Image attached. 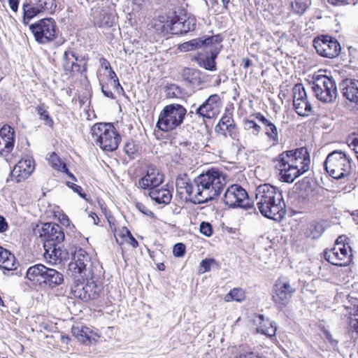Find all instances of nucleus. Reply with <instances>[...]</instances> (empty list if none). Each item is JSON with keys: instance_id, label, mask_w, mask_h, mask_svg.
Instances as JSON below:
<instances>
[{"instance_id": "obj_1", "label": "nucleus", "mask_w": 358, "mask_h": 358, "mask_svg": "<svg viewBox=\"0 0 358 358\" xmlns=\"http://www.w3.org/2000/svg\"><path fill=\"white\" fill-rule=\"evenodd\" d=\"M227 183L222 171L211 169L191 181L186 173L180 174L176 181L177 192L186 194L194 203H204L219 195Z\"/></svg>"}, {"instance_id": "obj_2", "label": "nucleus", "mask_w": 358, "mask_h": 358, "mask_svg": "<svg viewBox=\"0 0 358 358\" xmlns=\"http://www.w3.org/2000/svg\"><path fill=\"white\" fill-rule=\"evenodd\" d=\"M255 201L261 214L271 220H280L285 215V203L282 192L275 187L265 183L255 190Z\"/></svg>"}, {"instance_id": "obj_3", "label": "nucleus", "mask_w": 358, "mask_h": 358, "mask_svg": "<svg viewBox=\"0 0 358 358\" xmlns=\"http://www.w3.org/2000/svg\"><path fill=\"white\" fill-rule=\"evenodd\" d=\"M310 157L308 148L301 147L279 155L277 166L283 182L292 183L309 169Z\"/></svg>"}, {"instance_id": "obj_4", "label": "nucleus", "mask_w": 358, "mask_h": 358, "mask_svg": "<svg viewBox=\"0 0 358 358\" xmlns=\"http://www.w3.org/2000/svg\"><path fill=\"white\" fill-rule=\"evenodd\" d=\"M94 143L104 151L115 150L120 142V136L110 123H96L91 129Z\"/></svg>"}, {"instance_id": "obj_5", "label": "nucleus", "mask_w": 358, "mask_h": 358, "mask_svg": "<svg viewBox=\"0 0 358 358\" xmlns=\"http://www.w3.org/2000/svg\"><path fill=\"white\" fill-rule=\"evenodd\" d=\"M186 114L187 110L182 105H166L159 115L157 127L163 131H172L182 124Z\"/></svg>"}, {"instance_id": "obj_6", "label": "nucleus", "mask_w": 358, "mask_h": 358, "mask_svg": "<svg viewBox=\"0 0 358 358\" xmlns=\"http://www.w3.org/2000/svg\"><path fill=\"white\" fill-rule=\"evenodd\" d=\"M324 164L327 172L335 179L345 178L351 173V159L342 151L334 150L329 153Z\"/></svg>"}, {"instance_id": "obj_7", "label": "nucleus", "mask_w": 358, "mask_h": 358, "mask_svg": "<svg viewBox=\"0 0 358 358\" xmlns=\"http://www.w3.org/2000/svg\"><path fill=\"white\" fill-rule=\"evenodd\" d=\"M350 238L345 235L338 237L334 247L324 252V258L333 265L345 266L348 265L352 257Z\"/></svg>"}, {"instance_id": "obj_8", "label": "nucleus", "mask_w": 358, "mask_h": 358, "mask_svg": "<svg viewBox=\"0 0 358 358\" xmlns=\"http://www.w3.org/2000/svg\"><path fill=\"white\" fill-rule=\"evenodd\" d=\"M81 278L86 282L76 283L71 287L73 296L84 301L96 299L101 291L100 273Z\"/></svg>"}, {"instance_id": "obj_9", "label": "nucleus", "mask_w": 358, "mask_h": 358, "mask_svg": "<svg viewBox=\"0 0 358 358\" xmlns=\"http://www.w3.org/2000/svg\"><path fill=\"white\" fill-rule=\"evenodd\" d=\"M69 269L72 275H80L83 277L101 273V268L99 265H93L89 254L83 249L79 248L73 253L69 264Z\"/></svg>"}, {"instance_id": "obj_10", "label": "nucleus", "mask_w": 358, "mask_h": 358, "mask_svg": "<svg viewBox=\"0 0 358 358\" xmlns=\"http://www.w3.org/2000/svg\"><path fill=\"white\" fill-rule=\"evenodd\" d=\"M56 25L52 18H44L29 26L36 41L40 43L52 41L56 36Z\"/></svg>"}, {"instance_id": "obj_11", "label": "nucleus", "mask_w": 358, "mask_h": 358, "mask_svg": "<svg viewBox=\"0 0 358 358\" xmlns=\"http://www.w3.org/2000/svg\"><path fill=\"white\" fill-rule=\"evenodd\" d=\"M336 95L335 83L325 75L315 74V96L320 101L331 102Z\"/></svg>"}, {"instance_id": "obj_12", "label": "nucleus", "mask_w": 358, "mask_h": 358, "mask_svg": "<svg viewBox=\"0 0 358 358\" xmlns=\"http://www.w3.org/2000/svg\"><path fill=\"white\" fill-rule=\"evenodd\" d=\"M223 201L229 208H249L250 207L247 192L237 184L232 185L227 189Z\"/></svg>"}, {"instance_id": "obj_13", "label": "nucleus", "mask_w": 358, "mask_h": 358, "mask_svg": "<svg viewBox=\"0 0 358 358\" xmlns=\"http://www.w3.org/2000/svg\"><path fill=\"white\" fill-rule=\"evenodd\" d=\"M296 289L293 287L289 280L285 277L279 278L274 285L273 300L280 307L285 306L290 301Z\"/></svg>"}, {"instance_id": "obj_14", "label": "nucleus", "mask_w": 358, "mask_h": 358, "mask_svg": "<svg viewBox=\"0 0 358 358\" xmlns=\"http://www.w3.org/2000/svg\"><path fill=\"white\" fill-rule=\"evenodd\" d=\"M196 22L193 17L174 15L168 17L163 27L169 28L172 34H182L194 31L196 28Z\"/></svg>"}, {"instance_id": "obj_15", "label": "nucleus", "mask_w": 358, "mask_h": 358, "mask_svg": "<svg viewBox=\"0 0 358 358\" xmlns=\"http://www.w3.org/2000/svg\"><path fill=\"white\" fill-rule=\"evenodd\" d=\"M315 50L320 56L333 58L338 55L341 45L338 42L329 36L315 38Z\"/></svg>"}, {"instance_id": "obj_16", "label": "nucleus", "mask_w": 358, "mask_h": 358, "mask_svg": "<svg viewBox=\"0 0 358 358\" xmlns=\"http://www.w3.org/2000/svg\"><path fill=\"white\" fill-rule=\"evenodd\" d=\"M222 101L218 94L210 95L196 109V114L207 119L216 117L220 112Z\"/></svg>"}, {"instance_id": "obj_17", "label": "nucleus", "mask_w": 358, "mask_h": 358, "mask_svg": "<svg viewBox=\"0 0 358 358\" xmlns=\"http://www.w3.org/2000/svg\"><path fill=\"white\" fill-rule=\"evenodd\" d=\"M40 236L43 238L44 243L48 245L50 244H59L64 239V233L62 227L55 223L43 224Z\"/></svg>"}, {"instance_id": "obj_18", "label": "nucleus", "mask_w": 358, "mask_h": 358, "mask_svg": "<svg viewBox=\"0 0 358 358\" xmlns=\"http://www.w3.org/2000/svg\"><path fill=\"white\" fill-rule=\"evenodd\" d=\"M220 43L221 42L213 41L207 47L209 48V56H199L196 58V60L197 61L200 67H202L210 71H215L217 70L215 59L222 48V45Z\"/></svg>"}, {"instance_id": "obj_19", "label": "nucleus", "mask_w": 358, "mask_h": 358, "mask_svg": "<svg viewBox=\"0 0 358 358\" xmlns=\"http://www.w3.org/2000/svg\"><path fill=\"white\" fill-rule=\"evenodd\" d=\"M34 170L33 162L31 159L20 160L10 171L6 182L15 180L20 182L27 178Z\"/></svg>"}, {"instance_id": "obj_20", "label": "nucleus", "mask_w": 358, "mask_h": 358, "mask_svg": "<svg viewBox=\"0 0 358 358\" xmlns=\"http://www.w3.org/2000/svg\"><path fill=\"white\" fill-rule=\"evenodd\" d=\"M163 181V174L157 168L149 166L146 174L139 180L138 185L142 189H148L150 191L157 187H159Z\"/></svg>"}, {"instance_id": "obj_21", "label": "nucleus", "mask_w": 358, "mask_h": 358, "mask_svg": "<svg viewBox=\"0 0 358 358\" xmlns=\"http://www.w3.org/2000/svg\"><path fill=\"white\" fill-rule=\"evenodd\" d=\"M62 65L64 71L70 73H82L87 70L86 62L82 59L79 60L74 52L70 50L64 52Z\"/></svg>"}, {"instance_id": "obj_22", "label": "nucleus", "mask_w": 358, "mask_h": 358, "mask_svg": "<svg viewBox=\"0 0 358 358\" xmlns=\"http://www.w3.org/2000/svg\"><path fill=\"white\" fill-rule=\"evenodd\" d=\"M215 131L224 136L229 135L234 140H238V131L234 120L230 116H223L215 126Z\"/></svg>"}, {"instance_id": "obj_23", "label": "nucleus", "mask_w": 358, "mask_h": 358, "mask_svg": "<svg viewBox=\"0 0 358 358\" xmlns=\"http://www.w3.org/2000/svg\"><path fill=\"white\" fill-rule=\"evenodd\" d=\"M14 129L5 124L0 129V155L10 153L14 147Z\"/></svg>"}, {"instance_id": "obj_24", "label": "nucleus", "mask_w": 358, "mask_h": 358, "mask_svg": "<svg viewBox=\"0 0 358 358\" xmlns=\"http://www.w3.org/2000/svg\"><path fill=\"white\" fill-rule=\"evenodd\" d=\"M213 41L222 42V38L220 35L217 34L209 37L194 38L180 44L179 49L182 52H189L199 48L203 45L208 47L209 44H211Z\"/></svg>"}, {"instance_id": "obj_25", "label": "nucleus", "mask_w": 358, "mask_h": 358, "mask_svg": "<svg viewBox=\"0 0 358 358\" xmlns=\"http://www.w3.org/2000/svg\"><path fill=\"white\" fill-rule=\"evenodd\" d=\"M339 86L345 99L358 104V80L346 78L342 80Z\"/></svg>"}, {"instance_id": "obj_26", "label": "nucleus", "mask_w": 358, "mask_h": 358, "mask_svg": "<svg viewBox=\"0 0 358 358\" xmlns=\"http://www.w3.org/2000/svg\"><path fill=\"white\" fill-rule=\"evenodd\" d=\"M18 266L19 262L14 255L0 246V268L3 270V274H6V271H15Z\"/></svg>"}, {"instance_id": "obj_27", "label": "nucleus", "mask_w": 358, "mask_h": 358, "mask_svg": "<svg viewBox=\"0 0 358 358\" xmlns=\"http://www.w3.org/2000/svg\"><path fill=\"white\" fill-rule=\"evenodd\" d=\"M254 322L257 326V332L269 337L275 335L276 326L275 322L266 319L263 315H257L254 319Z\"/></svg>"}, {"instance_id": "obj_28", "label": "nucleus", "mask_w": 358, "mask_h": 358, "mask_svg": "<svg viewBox=\"0 0 358 358\" xmlns=\"http://www.w3.org/2000/svg\"><path fill=\"white\" fill-rule=\"evenodd\" d=\"M264 126L265 134L273 144L279 143V136L276 125L270 120L266 118L262 113H257L253 115Z\"/></svg>"}, {"instance_id": "obj_29", "label": "nucleus", "mask_w": 358, "mask_h": 358, "mask_svg": "<svg viewBox=\"0 0 358 358\" xmlns=\"http://www.w3.org/2000/svg\"><path fill=\"white\" fill-rule=\"evenodd\" d=\"M71 332L73 336L85 345H91L96 342V339L92 336V331L85 326H73Z\"/></svg>"}, {"instance_id": "obj_30", "label": "nucleus", "mask_w": 358, "mask_h": 358, "mask_svg": "<svg viewBox=\"0 0 358 358\" xmlns=\"http://www.w3.org/2000/svg\"><path fill=\"white\" fill-rule=\"evenodd\" d=\"M149 196L156 203L159 204H169L172 199L170 190L163 187H157L149 192Z\"/></svg>"}, {"instance_id": "obj_31", "label": "nucleus", "mask_w": 358, "mask_h": 358, "mask_svg": "<svg viewBox=\"0 0 358 358\" xmlns=\"http://www.w3.org/2000/svg\"><path fill=\"white\" fill-rule=\"evenodd\" d=\"M43 282L51 287L60 285L64 282V275L56 269L48 268L45 271Z\"/></svg>"}, {"instance_id": "obj_32", "label": "nucleus", "mask_w": 358, "mask_h": 358, "mask_svg": "<svg viewBox=\"0 0 358 358\" xmlns=\"http://www.w3.org/2000/svg\"><path fill=\"white\" fill-rule=\"evenodd\" d=\"M59 244H50V245L43 244L45 249L44 257L49 263L56 264L57 260L62 259V250Z\"/></svg>"}, {"instance_id": "obj_33", "label": "nucleus", "mask_w": 358, "mask_h": 358, "mask_svg": "<svg viewBox=\"0 0 358 358\" xmlns=\"http://www.w3.org/2000/svg\"><path fill=\"white\" fill-rule=\"evenodd\" d=\"M46 266L38 264L29 267L27 271V278L36 282H43Z\"/></svg>"}, {"instance_id": "obj_34", "label": "nucleus", "mask_w": 358, "mask_h": 358, "mask_svg": "<svg viewBox=\"0 0 358 358\" xmlns=\"http://www.w3.org/2000/svg\"><path fill=\"white\" fill-rule=\"evenodd\" d=\"M48 159L53 169L65 173L73 180L76 181V178L69 171L66 164L55 152L50 154Z\"/></svg>"}, {"instance_id": "obj_35", "label": "nucleus", "mask_w": 358, "mask_h": 358, "mask_svg": "<svg viewBox=\"0 0 358 358\" xmlns=\"http://www.w3.org/2000/svg\"><path fill=\"white\" fill-rule=\"evenodd\" d=\"M317 328L320 331L321 336L325 342L328 343L332 348L337 346L338 341L333 337L330 332L329 327L327 326L324 321L320 322L317 324Z\"/></svg>"}, {"instance_id": "obj_36", "label": "nucleus", "mask_w": 358, "mask_h": 358, "mask_svg": "<svg viewBox=\"0 0 358 358\" xmlns=\"http://www.w3.org/2000/svg\"><path fill=\"white\" fill-rule=\"evenodd\" d=\"M182 78L192 85H199L201 83L200 71L194 69L185 68L182 71Z\"/></svg>"}, {"instance_id": "obj_37", "label": "nucleus", "mask_w": 358, "mask_h": 358, "mask_svg": "<svg viewBox=\"0 0 358 358\" xmlns=\"http://www.w3.org/2000/svg\"><path fill=\"white\" fill-rule=\"evenodd\" d=\"M293 105L297 114L301 116H307L308 113L310 112L312 109L311 104L307 101V99L293 101Z\"/></svg>"}, {"instance_id": "obj_38", "label": "nucleus", "mask_w": 358, "mask_h": 358, "mask_svg": "<svg viewBox=\"0 0 358 358\" xmlns=\"http://www.w3.org/2000/svg\"><path fill=\"white\" fill-rule=\"evenodd\" d=\"M245 298V292L241 288H234L224 296V301L230 302L236 301L238 302L243 301Z\"/></svg>"}, {"instance_id": "obj_39", "label": "nucleus", "mask_w": 358, "mask_h": 358, "mask_svg": "<svg viewBox=\"0 0 358 358\" xmlns=\"http://www.w3.org/2000/svg\"><path fill=\"white\" fill-rule=\"evenodd\" d=\"M36 111L37 114L39 115V118L41 120L44 121V124L48 127H52L53 120L50 117L48 110H46L44 104H41L36 107Z\"/></svg>"}, {"instance_id": "obj_40", "label": "nucleus", "mask_w": 358, "mask_h": 358, "mask_svg": "<svg viewBox=\"0 0 358 358\" xmlns=\"http://www.w3.org/2000/svg\"><path fill=\"white\" fill-rule=\"evenodd\" d=\"M22 8L24 11V23H27L26 19L30 20L41 12L38 5L36 7H33L29 3H24Z\"/></svg>"}, {"instance_id": "obj_41", "label": "nucleus", "mask_w": 358, "mask_h": 358, "mask_svg": "<svg viewBox=\"0 0 358 358\" xmlns=\"http://www.w3.org/2000/svg\"><path fill=\"white\" fill-rule=\"evenodd\" d=\"M348 324L349 331L358 333V306L354 308L353 313L348 317Z\"/></svg>"}, {"instance_id": "obj_42", "label": "nucleus", "mask_w": 358, "mask_h": 358, "mask_svg": "<svg viewBox=\"0 0 358 358\" xmlns=\"http://www.w3.org/2000/svg\"><path fill=\"white\" fill-rule=\"evenodd\" d=\"M37 5L41 11H46L50 13L55 12L57 7L55 0H38Z\"/></svg>"}, {"instance_id": "obj_43", "label": "nucleus", "mask_w": 358, "mask_h": 358, "mask_svg": "<svg viewBox=\"0 0 358 358\" xmlns=\"http://www.w3.org/2000/svg\"><path fill=\"white\" fill-rule=\"evenodd\" d=\"M307 99V94L301 84L295 85L293 87V101Z\"/></svg>"}, {"instance_id": "obj_44", "label": "nucleus", "mask_w": 358, "mask_h": 358, "mask_svg": "<svg viewBox=\"0 0 358 358\" xmlns=\"http://www.w3.org/2000/svg\"><path fill=\"white\" fill-rule=\"evenodd\" d=\"M130 235V231L126 227L122 228L118 231H115L114 236L117 243L120 245L124 244L127 240L128 236Z\"/></svg>"}, {"instance_id": "obj_45", "label": "nucleus", "mask_w": 358, "mask_h": 358, "mask_svg": "<svg viewBox=\"0 0 358 358\" xmlns=\"http://www.w3.org/2000/svg\"><path fill=\"white\" fill-rule=\"evenodd\" d=\"M100 26L110 27L115 23V17L105 11L101 13Z\"/></svg>"}, {"instance_id": "obj_46", "label": "nucleus", "mask_w": 358, "mask_h": 358, "mask_svg": "<svg viewBox=\"0 0 358 358\" xmlns=\"http://www.w3.org/2000/svg\"><path fill=\"white\" fill-rule=\"evenodd\" d=\"M166 92L169 98H178L182 94V90L175 84L166 86Z\"/></svg>"}, {"instance_id": "obj_47", "label": "nucleus", "mask_w": 358, "mask_h": 358, "mask_svg": "<svg viewBox=\"0 0 358 358\" xmlns=\"http://www.w3.org/2000/svg\"><path fill=\"white\" fill-rule=\"evenodd\" d=\"M214 264H215V260L214 259H203L200 263L199 272L203 273L209 271L211 266Z\"/></svg>"}, {"instance_id": "obj_48", "label": "nucleus", "mask_w": 358, "mask_h": 358, "mask_svg": "<svg viewBox=\"0 0 358 358\" xmlns=\"http://www.w3.org/2000/svg\"><path fill=\"white\" fill-rule=\"evenodd\" d=\"M244 127L245 129H252L253 134L257 135L261 131V127L257 124L254 120H244Z\"/></svg>"}, {"instance_id": "obj_49", "label": "nucleus", "mask_w": 358, "mask_h": 358, "mask_svg": "<svg viewBox=\"0 0 358 358\" xmlns=\"http://www.w3.org/2000/svg\"><path fill=\"white\" fill-rule=\"evenodd\" d=\"M173 253L175 257H183L185 253V245L182 243H176L173 246Z\"/></svg>"}, {"instance_id": "obj_50", "label": "nucleus", "mask_w": 358, "mask_h": 358, "mask_svg": "<svg viewBox=\"0 0 358 358\" xmlns=\"http://www.w3.org/2000/svg\"><path fill=\"white\" fill-rule=\"evenodd\" d=\"M200 232L206 236H210L213 233L211 224L208 222H201L200 224Z\"/></svg>"}, {"instance_id": "obj_51", "label": "nucleus", "mask_w": 358, "mask_h": 358, "mask_svg": "<svg viewBox=\"0 0 358 358\" xmlns=\"http://www.w3.org/2000/svg\"><path fill=\"white\" fill-rule=\"evenodd\" d=\"M136 208L143 213L144 215L152 217L154 216V213L149 210L143 203L137 202L136 203Z\"/></svg>"}, {"instance_id": "obj_52", "label": "nucleus", "mask_w": 358, "mask_h": 358, "mask_svg": "<svg viewBox=\"0 0 358 358\" xmlns=\"http://www.w3.org/2000/svg\"><path fill=\"white\" fill-rule=\"evenodd\" d=\"M67 185L70 188H71L75 192H77L81 197H83V198L85 197V194L82 193L83 188L80 186H79L76 184L72 183L71 182H67Z\"/></svg>"}, {"instance_id": "obj_53", "label": "nucleus", "mask_w": 358, "mask_h": 358, "mask_svg": "<svg viewBox=\"0 0 358 358\" xmlns=\"http://www.w3.org/2000/svg\"><path fill=\"white\" fill-rule=\"evenodd\" d=\"M124 150L125 153L128 155H132L135 152L134 145L131 143H126Z\"/></svg>"}, {"instance_id": "obj_54", "label": "nucleus", "mask_w": 358, "mask_h": 358, "mask_svg": "<svg viewBox=\"0 0 358 358\" xmlns=\"http://www.w3.org/2000/svg\"><path fill=\"white\" fill-rule=\"evenodd\" d=\"M126 242L131 245L134 248H136L138 246V241L135 239L131 233L130 235L128 236Z\"/></svg>"}, {"instance_id": "obj_55", "label": "nucleus", "mask_w": 358, "mask_h": 358, "mask_svg": "<svg viewBox=\"0 0 358 358\" xmlns=\"http://www.w3.org/2000/svg\"><path fill=\"white\" fill-rule=\"evenodd\" d=\"M8 3L10 9L14 11L17 12L19 5V1L18 0H8Z\"/></svg>"}, {"instance_id": "obj_56", "label": "nucleus", "mask_w": 358, "mask_h": 358, "mask_svg": "<svg viewBox=\"0 0 358 358\" xmlns=\"http://www.w3.org/2000/svg\"><path fill=\"white\" fill-rule=\"evenodd\" d=\"M8 228L7 222L6 221V219L0 216V232L5 231Z\"/></svg>"}, {"instance_id": "obj_57", "label": "nucleus", "mask_w": 358, "mask_h": 358, "mask_svg": "<svg viewBox=\"0 0 358 358\" xmlns=\"http://www.w3.org/2000/svg\"><path fill=\"white\" fill-rule=\"evenodd\" d=\"M333 6H340L344 3H349V0H327Z\"/></svg>"}, {"instance_id": "obj_58", "label": "nucleus", "mask_w": 358, "mask_h": 358, "mask_svg": "<svg viewBox=\"0 0 358 358\" xmlns=\"http://www.w3.org/2000/svg\"><path fill=\"white\" fill-rule=\"evenodd\" d=\"M101 92L104 94V96H106L108 98H115L113 93L111 91L106 90L103 85L101 86Z\"/></svg>"}, {"instance_id": "obj_59", "label": "nucleus", "mask_w": 358, "mask_h": 358, "mask_svg": "<svg viewBox=\"0 0 358 358\" xmlns=\"http://www.w3.org/2000/svg\"><path fill=\"white\" fill-rule=\"evenodd\" d=\"M100 64L106 70L111 69L109 62L105 58H101L100 59Z\"/></svg>"}, {"instance_id": "obj_60", "label": "nucleus", "mask_w": 358, "mask_h": 358, "mask_svg": "<svg viewBox=\"0 0 358 358\" xmlns=\"http://www.w3.org/2000/svg\"><path fill=\"white\" fill-rule=\"evenodd\" d=\"M299 6V2H295L294 3L292 2V9L296 12L297 13H303L305 10L304 8H301V10L300 9H297V7Z\"/></svg>"}, {"instance_id": "obj_61", "label": "nucleus", "mask_w": 358, "mask_h": 358, "mask_svg": "<svg viewBox=\"0 0 358 358\" xmlns=\"http://www.w3.org/2000/svg\"><path fill=\"white\" fill-rule=\"evenodd\" d=\"M113 85L114 86V87L118 90V89L120 88V90H123L122 86L120 85V82H119V80H118V78H116V79H114L113 80Z\"/></svg>"}, {"instance_id": "obj_62", "label": "nucleus", "mask_w": 358, "mask_h": 358, "mask_svg": "<svg viewBox=\"0 0 358 358\" xmlns=\"http://www.w3.org/2000/svg\"><path fill=\"white\" fill-rule=\"evenodd\" d=\"M243 67L245 69L248 68L252 64V62L248 58H244L243 59Z\"/></svg>"}, {"instance_id": "obj_63", "label": "nucleus", "mask_w": 358, "mask_h": 358, "mask_svg": "<svg viewBox=\"0 0 358 358\" xmlns=\"http://www.w3.org/2000/svg\"><path fill=\"white\" fill-rule=\"evenodd\" d=\"M70 341V338L69 336L63 335L61 336V341L63 343L68 344Z\"/></svg>"}, {"instance_id": "obj_64", "label": "nucleus", "mask_w": 358, "mask_h": 358, "mask_svg": "<svg viewBox=\"0 0 358 358\" xmlns=\"http://www.w3.org/2000/svg\"><path fill=\"white\" fill-rule=\"evenodd\" d=\"M109 77L111 80H114L116 79V78H117L115 71L112 69H110Z\"/></svg>"}]
</instances>
